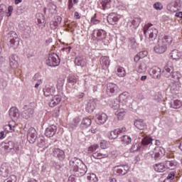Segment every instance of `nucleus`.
Returning <instances> with one entry per match:
<instances>
[{
    "mask_svg": "<svg viewBox=\"0 0 182 182\" xmlns=\"http://www.w3.org/2000/svg\"><path fill=\"white\" fill-rule=\"evenodd\" d=\"M173 43V37L171 36H163L158 39L157 44L154 50L156 53H164L167 50V46Z\"/></svg>",
    "mask_w": 182,
    "mask_h": 182,
    "instance_id": "nucleus-1",
    "label": "nucleus"
},
{
    "mask_svg": "<svg viewBox=\"0 0 182 182\" xmlns=\"http://www.w3.org/2000/svg\"><path fill=\"white\" fill-rule=\"evenodd\" d=\"M144 33L146 38L151 41H154V39L157 38L159 31L156 28L153 27V24L148 23L144 26Z\"/></svg>",
    "mask_w": 182,
    "mask_h": 182,
    "instance_id": "nucleus-2",
    "label": "nucleus"
},
{
    "mask_svg": "<svg viewBox=\"0 0 182 182\" xmlns=\"http://www.w3.org/2000/svg\"><path fill=\"white\" fill-rule=\"evenodd\" d=\"M151 143H153V139H151V136H146L142 139V146H149V144H151Z\"/></svg>",
    "mask_w": 182,
    "mask_h": 182,
    "instance_id": "nucleus-37",
    "label": "nucleus"
},
{
    "mask_svg": "<svg viewBox=\"0 0 182 182\" xmlns=\"http://www.w3.org/2000/svg\"><path fill=\"white\" fill-rule=\"evenodd\" d=\"M45 144H46V142L45 141V140H41L38 142L37 146L41 149H46V146H45Z\"/></svg>",
    "mask_w": 182,
    "mask_h": 182,
    "instance_id": "nucleus-55",
    "label": "nucleus"
},
{
    "mask_svg": "<svg viewBox=\"0 0 182 182\" xmlns=\"http://www.w3.org/2000/svg\"><path fill=\"white\" fill-rule=\"evenodd\" d=\"M100 146L101 149H107V147H109V142L103 140L100 142Z\"/></svg>",
    "mask_w": 182,
    "mask_h": 182,
    "instance_id": "nucleus-54",
    "label": "nucleus"
},
{
    "mask_svg": "<svg viewBox=\"0 0 182 182\" xmlns=\"http://www.w3.org/2000/svg\"><path fill=\"white\" fill-rule=\"evenodd\" d=\"M63 80H58V82H57V89L58 90H60V89H62L63 87Z\"/></svg>",
    "mask_w": 182,
    "mask_h": 182,
    "instance_id": "nucleus-59",
    "label": "nucleus"
},
{
    "mask_svg": "<svg viewBox=\"0 0 182 182\" xmlns=\"http://www.w3.org/2000/svg\"><path fill=\"white\" fill-rule=\"evenodd\" d=\"M173 73V68L168 65H166L163 70V75L165 77H170Z\"/></svg>",
    "mask_w": 182,
    "mask_h": 182,
    "instance_id": "nucleus-34",
    "label": "nucleus"
},
{
    "mask_svg": "<svg viewBox=\"0 0 182 182\" xmlns=\"http://www.w3.org/2000/svg\"><path fill=\"white\" fill-rule=\"evenodd\" d=\"M57 132H58V127H56V125L53 124V125L48 126L46 129L45 136L48 138L53 137V136L56 134Z\"/></svg>",
    "mask_w": 182,
    "mask_h": 182,
    "instance_id": "nucleus-16",
    "label": "nucleus"
},
{
    "mask_svg": "<svg viewBox=\"0 0 182 182\" xmlns=\"http://www.w3.org/2000/svg\"><path fill=\"white\" fill-rule=\"evenodd\" d=\"M75 65L77 66H81V68H85L87 65L86 60L82 57H77L75 58Z\"/></svg>",
    "mask_w": 182,
    "mask_h": 182,
    "instance_id": "nucleus-35",
    "label": "nucleus"
},
{
    "mask_svg": "<svg viewBox=\"0 0 182 182\" xmlns=\"http://www.w3.org/2000/svg\"><path fill=\"white\" fill-rule=\"evenodd\" d=\"M73 8V0H68V9L70 10Z\"/></svg>",
    "mask_w": 182,
    "mask_h": 182,
    "instance_id": "nucleus-63",
    "label": "nucleus"
},
{
    "mask_svg": "<svg viewBox=\"0 0 182 182\" xmlns=\"http://www.w3.org/2000/svg\"><path fill=\"white\" fill-rule=\"evenodd\" d=\"M0 150H1V151H4V153H9L10 151H12V150L16 151V150H18V144H15V142L12 141H10L7 143H1Z\"/></svg>",
    "mask_w": 182,
    "mask_h": 182,
    "instance_id": "nucleus-4",
    "label": "nucleus"
},
{
    "mask_svg": "<svg viewBox=\"0 0 182 182\" xmlns=\"http://www.w3.org/2000/svg\"><path fill=\"white\" fill-rule=\"evenodd\" d=\"M96 14H94V16L91 18V23L92 25H97V23H100V21L98 19H96Z\"/></svg>",
    "mask_w": 182,
    "mask_h": 182,
    "instance_id": "nucleus-51",
    "label": "nucleus"
},
{
    "mask_svg": "<svg viewBox=\"0 0 182 182\" xmlns=\"http://www.w3.org/2000/svg\"><path fill=\"white\" fill-rule=\"evenodd\" d=\"M43 92L46 97H48V96H53L56 92V88L55 87V82H48L46 85L45 88H43Z\"/></svg>",
    "mask_w": 182,
    "mask_h": 182,
    "instance_id": "nucleus-8",
    "label": "nucleus"
},
{
    "mask_svg": "<svg viewBox=\"0 0 182 182\" xmlns=\"http://www.w3.org/2000/svg\"><path fill=\"white\" fill-rule=\"evenodd\" d=\"M175 16L176 18H182V11L176 12V14H175Z\"/></svg>",
    "mask_w": 182,
    "mask_h": 182,
    "instance_id": "nucleus-64",
    "label": "nucleus"
},
{
    "mask_svg": "<svg viewBox=\"0 0 182 182\" xmlns=\"http://www.w3.org/2000/svg\"><path fill=\"white\" fill-rule=\"evenodd\" d=\"M16 181V176L15 175H11L9 178H7L6 180H4V182H15Z\"/></svg>",
    "mask_w": 182,
    "mask_h": 182,
    "instance_id": "nucleus-52",
    "label": "nucleus"
},
{
    "mask_svg": "<svg viewBox=\"0 0 182 182\" xmlns=\"http://www.w3.org/2000/svg\"><path fill=\"white\" fill-rule=\"evenodd\" d=\"M48 8L50 12H55V11H56L57 7H56V5L53 4V3H50L48 5Z\"/></svg>",
    "mask_w": 182,
    "mask_h": 182,
    "instance_id": "nucleus-53",
    "label": "nucleus"
},
{
    "mask_svg": "<svg viewBox=\"0 0 182 182\" xmlns=\"http://www.w3.org/2000/svg\"><path fill=\"white\" fill-rule=\"evenodd\" d=\"M154 168L158 173H164L166 171V165L164 163L156 164L154 166Z\"/></svg>",
    "mask_w": 182,
    "mask_h": 182,
    "instance_id": "nucleus-29",
    "label": "nucleus"
},
{
    "mask_svg": "<svg viewBox=\"0 0 182 182\" xmlns=\"http://www.w3.org/2000/svg\"><path fill=\"white\" fill-rule=\"evenodd\" d=\"M129 92H124L122 94H120L119 96V103H127L129 102Z\"/></svg>",
    "mask_w": 182,
    "mask_h": 182,
    "instance_id": "nucleus-31",
    "label": "nucleus"
},
{
    "mask_svg": "<svg viewBox=\"0 0 182 182\" xmlns=\"http://www.w3.org/2000/svg\"><path fill=\"white\" fill-rule=\"evenodd\" d=\"M14 122H9V124H6L4 127V132H6L7 133H14L15 132V124H12Z\"/></svg>",
    "mask_w": 182,
    "mask_h": 182,
    "instance_id": "nucleus-33",
    "label": "nucleus"
},
{
    "mask_svg": "<svg viewBox=\"0 0 182 182\" xmlns=\"http://www.w3.org/2000/svg\"><path fill=\"white\" fill-rule=\"evenodd\" d=\"M165 168H169L170 170H174L177 167V161H166Z\"/></svg>",
    "mask_w": 182,
    "mask_h": 182,
    "instance_id": "nucleus-27",
    "label": "nucleus"
},
{
    "mask_svg": "<svg viewBox=\"0 0 182 182\" xmlns=\"http://www.w3.org/2000/svg\"><path fill=\"white\" fill-rule=\"evenodd\" d=\"M146 63H141L136 68V70L138 73H143L144 72H146Z\"/></svg>",
    "mask_w": 182,
    "mask_h": 182,
    "instance_id": "nucleus-44",
    "label": "nucleus"
},
{
    "mask_svg": "<svg viewBox=\"0 0 182 182\" xmlns=\"http://www.w3.org/2000/svg\"><path fill=\"white\" fill-rule=\"evenodd\" d=\"M68 83H70L71 85H73V86H74V85H76L77 83V77L75 76L69 77L68 79Z\"/></svg>",
    "mask_w": 182,
    "mask_h": 182,
    "instance_id": "nucleus-48",
    "label": "nucleus"
},
{
    "mask_svg": "<svg viewBox=\"0 0 182 182\" xmlns=\"http://www.w3.org/2000/svg\"><path fill=\"white\" fill-rule=\"evenodd\" d=\"M170 55H171V58H172V59H174L176 60L182 59V51H178V50H172Z\"/></svg>",
    "mask_w": 182,
    "mask_h": 182,
    "instance_id": "nucleus-25",
    "label": "nucleus"
},
{
    "mask_svg": "<svg viewBox=\"0 0 182 182\" xmlns=\"http://www.w3.org/2000/svg\"><path fill=\"white\" fill-rule=\"evenodd\" d=\"M37 18V25L40 29H43L45 28V16L43 14L38 13L36 15Z\"/></svg>",
    "mask_w": 182,
    "mask_h": 182,
    "instance_id": "nucleus-22",
    "label": "nucleus"
},
{
    "mask_svg": "<svg viewBox=\"0 0 182 182\" xmlns=\"http://www.w3.org/2000/svg\"><path fill=\"white\" fill-rule=\"evenodd\" d=\"M79 122H80L79 118H75L74 121L70 124V127H73V128L76 127V126L79 124Z\"/></svg>",
    "mask_w": 182,
    "mask_h": 182,
    "instance_id": "nucleus-56",
    "label": "nucleus"
},
{
    "mask_svg": "<svg viewBox=\"0 0 182 182\" xmlns=\"http://www.w3.org/2000/svg\"><path fill=\"white\" fill-rule=\"evenodd\" d=\"M118 129V133L120 134L121 133H126V132H127V129H126V127H123L122 128H118L117 129Z\"/></svg>",
    "mask_w": 182,
    "mask_h": 182,
    "instance_id": "nucleus-62",
    "label": "nucleus"
},
{
    "mask_svg": "<svg viewBox=\"0 0 182 182\" xmlns=\"http://www.w3.org/2000/svg\"><path fill=\"white\" fill-rule=\"evenodd\" d=\"M37 137L38 132H36V129H35L33 127L29 128L27 132V140L29 141V143L31 144L35 143Z\"/></svg>",
    "mask_w": 182,
    "mask_h": 182,
    "instance_id": "nucleus-10",
    "label": "nucleus"
},
{
    "mask_svg": "<svg viewBox=\"0 0 182 182\" xmlns=\"http://www.w3.org/2000/svg\"><path fill=\"white\" fill-rule=\"evenodd\" d=\"M181 0H174L167 6V9L170 12H177L181 9Z\"/></svg>",
    "mask_w": 182,
    "mask_h": 182,
    "instance_id": "nucleus-9",
    "label": "nucleus"
},
{
    "mask_svg": "<svg viewBox=\"0 0 182 182\" xmlns=\"http://www.w3.org/2000/svg\"><path fill=\"white\" fill-rule=\"evenodd\" d=\"M70 166L73 171H80V173L85 174V170H83V167H85V164H83V161H82V160L76 157L72 158L70 161Z\"/></svg>",
    "mask_w": 182,
    "mask_h": 182,
    "instance_id": "nucleus-3",
    "label": "nucleus"
},
{
    "mask_svg": "<svg viewBox=\"0 0 182 182\" xmlns=\"http://www.w3.org/2000/svg\"><path fill=\"white\" fill-rule=\"evenodd\" d=\"M164 149L158 146L154 149L153 154H151V156L154 158V160H159L160 157L164 156Z\"/></svg>",
    "mask_w": 182,
    "mask_h": 182,
    "instance_id": "nucleus-19",
    "label": "nucleus"
},
{
    "mask_svg": "<svg viewBox=\"0 0 182 182\" xmlns=\"http://www.w3.org/2000/svg\"><path fill=\"white\" fill-rule=\"evenodd\" d=\"M112 108H114V110H117L115 112V116H117V119L123 120L124 119V117H126V109L124 108H120V104H119L118 100L114 102Z\"/></svg>",
    "mask_w": 182,
    "mask_h": 182,
    "instance_id": "nucleus-6",
    "label": "nucleus"
},
{
    "mask_svg": "<svg viewBox=\"0 0 182 182\" xmlns=\"http://www.w3.org/2000/svg\"><path fill=\"white\" fill-rule=\"evenodd\" d=\"M174 177H176V172L172 171L169 173V174L166 177V180H174Z\"/></svg>",
    "mask_w": 182,
    "mask_h": 182,
    "instance_id": "nucleus-57",
    "label": "nucleus"
},
{
    "mask_svg": "<svg viewBox=\"0 0 182 182\" xmlns=\"http://www.w3.org/2000/svg\"><path fill=\"white\" fill-rule=\"evenodd\" d=\"M62 97L59 95H56L50 98L48 100V105L50 107H55V106H58V105L60 103Z\"/></svg>",
    "mask_w": 182,
    "mask_h": 182,
    "instance_id": "nucleus-18",
    "label": "nucleus"
},
{
    "mask_svg": "<svg viewBox=\"0 0 182 182\" xmlns=\"http://www.w3.org/2000/svg\"><path fill=\"white\" fill-rule=\"evenodd\" d=\"M119 130L117 129L112 131L109 132V134L108 135L109 139L111 140H114L119 137Z\"/></svg>",
    "mask_w": 182,
    "mask_h": 182,
    "instance_id": "nucleus-39",
    "label": "nucleus"
},
{
    "mask_svg": "<svg viewBox=\"0 0 182 182\" xmlns=\"http://www.w3.org/2000/svg\"><path fill=\"white\" fill-rule=\"evenodd\" d=\"M154 9H156V11H161L163 9V4L160 2H156L154 4Z\"/></svg>",
    "mask_w": 182,
    "mask_h": 182,
    "instance_id": "nucleus-50",
    "label": "nucleus"
},
{
    "mask_svg": "<svg viewBox=\"0 0 182 182\" xmlns=\"http://www.w3.org/2000/svg\"><path fill=\"white\" fill-rule=\"evenodd\" d=\"M134 126L139 130H144V129H146V124L141 119L135 120Z\"/></svg>",
    "mask_w": 182,
    "mask_h": 182,
    "instance_id": "nucleus-32",
    "label": "nucleus"
},
{
    "mask_svg": "<svg viewBox=\"0 0 182 182\" xmlns=\"http://www.w3.org/2000/svg\"><path fill=\"white\" fill-rule=\"evenodd\" d=\"M87 178L89 182H97L98 181L97 176H96V174L95 173H90L87 176Z\"/></svg>",
    "mask_w": 182,
    "mask_h": 182,
    "instance_id": "nucleus-47",
    "label": "nucleus"
},
{
    "mask_svg": "<svg viewBox=\"0 0 182 182\" xmlns=\"http://www.w3.org/2000/svg\"><path fill=\"white\" fill-rule=\"evenodd\" d=\"M100 63L102 69H107L110 65V61L109 60L108 57H102L100 59Z\"/></svg>",
    "mask_w": 182,
    "mask_h": 182,
    "instance_id": "nucleus-26",
    "label": "nucleus"
},
{
    "mask_svg": "<svg viewBox=\"0 0 182 182\" xmlns=\"http://www.w3.org/2000/svg\"><path fill=\"white\" fill-rule=\"evenodd\" d=\"M138 55H139V58H141V59H144V58H146V56H147L148 53L147 51L144 50L138 53Z\"/></svg>",
    "mask_w": 182,
    "mask_h": 182,
    "instance_id": "nucleus-58",
    "label": "nucleus"
},
{
    "mask_svg": "<svg viewBox=\"0 0 182 182\" xmlns=\"http://www.w3.org/2000/svg\"><path fill=\"white\" fill-rule=\"evenodd\" d=\"M93 36L94 38H96L98 41H103V39H106L107 33L103 29H97L94 31Z\"/></svg>",
    "mask_w": 182,
    "mask_h": 182,
    "instance_id": "nucleus-17",
    "label": "nucleus"
},
{
    "mask_svg": "<svg viewBox=\"0 0 182 182\" xmlns=\"http://www.w3.org/2000/svg\"><path fill=\"white\" fill-rule=\"evenodd\" d=\"M129 171V166H118L114 168V173L116 176H124Z\"/></svg>",
    "mask_w": 182,
    "mask_h": 182,
    "instance_id": "nucleus-12",
    "label": "nucleus"
},
{
    "mask_svg": "<svg viewBox=\"0 0 182 182\" xmlns=\"http://www.w3.org/2000/svg\"><path fill=\"white\" fill-rule=\"evenodd\" d=\"M116 75L119 77H124V76H126V70L124 69V68L118 65L116 70Z\"/></svg>",
    "mask_w": 182,
    "mask_h": 182,
    "instance_id": "nucleus-30",
    "label": "nucleus"
},
{
    "mask_svg": "<svg viewBox=\"0 0 182 182\" xmlns=\"http://www.w3.org/2000/svg\"><path fill=\"white\" fill-rule=\"evenodd\" d=\"M46 63L48 66H59L60 64V58H59V55L56 53H50L48 59L46 60Z\"/></svg>",
    "mask_w": 182,
    "mask_h": 182,
    "instance_id": "nucleus-7",
    "label": "nucleus"
},
{
    "mask_svg": "<svg viewBox=\"0 0 182 182\" xmlns=\"http://www.w3.org/2000/svg\"><path fill=\"white\" fill-rule=\"evenodd\" d=\"M13 11H14V7L12 6H9L8 8V12L6 13V16H11Z\"/></svg>",
    "mask_w": 182,
    "mask_h": 182,
    "instance_id": "nucleus-61",
    "label": "nucleus"
},
{
    "mask_svg": "<svg viewBox=\"0 0 182 182\" xmlns=\"http://www.w3.org/2000/svg\"><path fill=\"white\" fill-rule=\"evenodd\" d=\"M140 22H141L140 18H134L130 21V23L131 25H132V28H134V29H136V28H139Z\"/></svg>",
    "mask_w": 182,
    "mask_h": 182,
    "instance_id": "nucleus-40",
    "label": "nucleus"
},
{
    "mask_svg": "<svg viewBox=\"0 0 182 182\" xmlns=\"http://www.w3.org/2000/svg\"><path fill=\"white\" fill-rule=\"evenodd\" d=\"M52 155L55 159L60 160V161H63L66 156L65 155V151L59 148H54L53 149Z\"/></svg>",
    "mask_w": 182,
    "mask_h": 182,
    "instance_id": "nucleus-15",
    "label": "nucleus"
},
{
    "mask_svg": "<svg viewBox=\"0 0 182 182\" xmlns=\"http://www.w3.org/2000/svg\"><path fill=\"white\" fill-rule=\"evenodd\" d=\"M110 4H112V0H102L101 2L102 9L105 11V9L110 8Z\"/></svg>",
    "mask_w": 182,
    "mask_h": 182,
    "instance_id": "nucleus-45",
    "label": "nucleus"
},
{
    "mask_svg": "<svg viewBox=\"0 0 182 182\" xmlns=\"http://www.w3.org/2000/svg\"><path fill=\"white\" fill-rule=\"evenodd\" d=\"M11 171H12V167H11L9 164L4 163L1 164L0 168V175L2 176V177H8V175Z\"/></svg>",
    "mask_w": 182,
    "mask_h": 182,
    "instance_id": "nucleus-14",
    "label": "nucleus"
},
{
    "mask_svg": "<svg viewBox=\"0 0 182 182\" xmlns=\"http://www.w3.org/2000/svg\"><path fill=\"white\" fill-rule=\"evenodd\" d=\"M95 109H96V102L93 100H90L87 102V106L85 107L86 111L88 113H93V112L95 111Z\"/></svg>",
    "mask_w": 182,
    "mask_h": 182,
    "instance_id": "nucleus-24",
    "label": "nucleus"
},
{
    "mask_svg": "<svg viewBox=\"0 0 182 182\" xmlns=\"http://www.w3.org/2000/svg\"><path fill=\"white\" fill-rule=\"evenodd\" d=\"M140 149V144H134L131 149H130V151L132 153H134V151H139V150Z\"/></svg>",
    "mask_w": 182,
    "mask_h": 182,
    "instance_id": "nucleus-49",
    "label": "nucleus"
},
{
    "mask_svg": "<svg viewBox=\"0 0 182 182\" xmlns=\"http://www.w3.org/2000/svg\"><path fill=\"white\" fill-rule=\"evenodd\" d=\"M62 22V17L60 16H54L53 21H52L50 23V26L51 29H56L60 23Z\"/></svg>",
    "mask_w": 182,
    "mask_h": 182,
    "instance_id": "nucleus-23",
    "label": "nucleus"
},
{
    "mask_svg": "<svg viewBox=\"0 0 182 182\" xmlns=\"http://www.w3.org/2000/svg\"><path fill=\"white\" fill-rule=\"evenodd\" d=\"M97 149H99V145L98 144H93L90 146L88 147L87 153H88V154H91V153H95V151L97 150Z\"/></svg>",
    "mask_w": 182,
    "mask_h": 182,
    "instance_id": "nucleus-46",
    "label": "nucleus"
},
{
    "mask_svg": "<svg viewBox=\"0 0 182 182\" xmlns=\"http://www.w3.org/2000/svg\"><path fill=\"white\" fill-rule=\"evenodd\" d=\"M166 159H174V152L168 151L166 154Z\"/></svg>",
    "mask_w": 182,
    "mask_h": 182,
    "instance_id": "nucleus-60",
    "label": "nucleus"
},
{
    "mask_svg": "<svg viewBox=\"0 0 182 182\" xmlns=\"http://www.w3.org/2000/svg\"><path fill=\"white\" fill-rule=\"evenodd\" d=\"M107 93L109 96H113V95L119 93V86L114 83L109 82L107 85Z\"/></svg>",
    "mask_w": 182,
    "mask_h": 182,
    "instance_id": "nucleus-13",
    "label": "nucleus"
},
{
    "mask_svg": "<svg viewBox=\"0 0 182 182\" xmlns=\"http://www.w3.org/2000/svg\"><path fill=\"white\" fill-rule=\"evenodd\" d=\"M161 73V69L157 66L152 67L149 70V75L154 79H157V77H160V75Z\"/></svg>",
    "mask_w": 182,
    "mask_h": 182,
    "instance_id": "nucleus-21",
    "label": "nucleus"
},
{
    "mask_svg": "<svg viewBox=\"0 0 182 182\" xmlns=\"http://www.w3.org/2000/svg\"><path fill=\"white\" fill-rule=\"evenodd\" d=\"M33 113H35V109L33 108H28L22 113V116L24 119H28L33 116Z\"/></svg>",
    "mask_w": 182,
    "mask_h": 182,
    "instance_id": "nucleus-28",
    "label": "nucleus"
},
{
    "mask_svg": "<svg viewBox=\"0 0 182 182\" xmlns=\"http://www.w3.org/2000/svg\"><path fill=\"white\" fill-rule=\"evenodd\" d=\"M92 157L97 159H106V157H107V154H102L99 151H96L92 154Z\"/></svg>",
    "mask_w": 182,
    "mask_h": 182,
    "instance_id": "nucleus-42",
    "label": "nucleus"
},
{
    "mask_svg": "<svg viewBox=\"0 0 182 182\" xmlns=\"http://www.w3.org/2000/svg\"><path fill=\"white\" fill-rule=\"evenodd\" d=\"M181 106H182V101L179 100H175L171 104V107H172V109H180Z\"/></svg>",
    "mask_w": 182,
    "mask_h": 182,
    "instance_id": "nucleus-41",
    "label": "nucleus"
},
{
    "mask_svg": "<svg viewBox=\"0 0 182 182\" xmlns=\"http://www.w3.org/2000/svg\"><path fill=\"white\" fill-rule=\"evenodd\" d=\"M122 144H130L132 143V138L127 135H124L121 137Z\"/></svg>",
    "mask_w": 182,
    "mask_h": 182,
    "instance_id": "nucleus-43",
    "label": "nucleus"
},
{
    "mask_svg": "<svg viewBox=\"0 0 182 182\" xmlns=\"http://www.w3.org/2000/svg\"><path fill=\"white\" fill-rule=\"evenodd\" d=\"M120 19H122V16L116 13H111L107 17V21L109 25H117Z\"/></svg>",
    "mask_w": 182,
    "mask_h": 182,
    "instance_id": "nucleus-11",
    "label": "nucleus"
},
{
    "mask_svg": "<svg viewBox=\"0 0 182 182\" xmlns=\"http://www.w3.org/2000/svg\"><path fill=\"white\" fill-rule=\"evenodd\" d=\"M97 124H105L107 120V115L105 113H100L95 118Z\"/></svg>",
    "mask_w": 182,
    "mask_h": 182,
    "instance_id": "nucleus-20",
    "label": "nucleus"
},
{
    "mask_svg": "<svg viewBox=\"0 0 182 182\" xmlns=\"http://www.w3.org/2000/svg\"><path fill=\"white\" fill-rule=\"evenodd\" d=\"M9 114L11 119H18L19 117V110L15 107H12L9 110Z\"/></svg>",
    "mask_w": 182,
    "mask_h": 182,
    "instance_id": "nucleus-36",
    "label": "nucleus"
},
{
    "mask_svg": "<svg viewBox=\"0 0 182 182\" xmlns=\"http://www.w3.org/2000/svg\"><path fill=\"white\" fill-rule=\"evenodd\" d=\"M8 39L9 41V45L11 48L16 49L19 46V37L15 31H10L8 34Z\"/></svg>",
    "mask_w": 182,
    "mask_h": 182,
    "instance_id": "nucleus-5",
    "label": "nucleus"
},
{
    "mask_svg": "<svg viewBox=\"0 0 182 182\" xmlns=\"http://www.w3.org/2000/svg\"><path fill=\"white\" fill-rule=\"evenodd\" d=\"M92 124V119L90 118H84L82 121L81 126L83 129L89 127Z\"/></svg>",
    "mask_w": 182,
    "mask_h": 182,
    "instance_id": "nucleus-38",
    "label": "nucleus"
}]
</instances>
